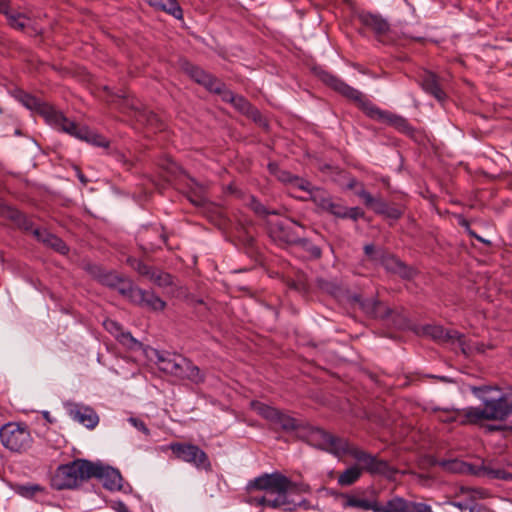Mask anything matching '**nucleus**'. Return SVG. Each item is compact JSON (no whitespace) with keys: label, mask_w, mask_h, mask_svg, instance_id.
<instances>
[{"label":"nucleus","mask_w":512,"mask_h":512,"mask_svg":"<svg viewBox=\"0 0 512 512\" xmlns=\"http://www.w3.org/2000/svg\"><path fill=\"white\" fill-rule=\"evenodd\" d=\"M247 490L264 491L263 496H249L246 502L252 506H263L271 509H281L284 512H293L297 507L309 509L310 504L302 499L296 502L291 498L293 494L308 493L307 484H297L279 472L265 473L249 481Z\"/></svg>","instance_id":"f257e3e1"},{"label":"nucleus","mask_w":512,"mask_h":512,"mask_svg":"<svg viewBox=\"0 0 512 512\" xmlns=\"http://www.w3.org/2000/svg\"><path fill=\"white\" fill-rule=\"evenodd\" d=\"M318 75L320 80L324 84H326L327 86H329L330 88H332L345 98L355 102L358 105V107L368 117L385 122L404 134L413 133L414 129L409 124L407 119L400 115L391 113L389 111L381 110L372 101H370L363 93L351 87L342 79L338 78L337 76L327 71H321L319 72Z\"/></svg>","instance_id":"f03ea898"},{"label":"nucleus","mask_w":512,"mask_h":512,"mask_svg":"<svg viewBox=\"0 0 512 512\" xmlns=\"http://www.w3.org/2000/svg\"><path fill=\"white\" fill-rule=\"evenodd\" d=\"M471 392L481 405L467 407L462 423L480 425L484 421H506L512 415V399L497 387L473 386Z\"/></svg>","instance_id":"7ed1b4c3"},{"label":"nucleus","mask_w":512,"mask_h":512,"mask_svg":"<svg viewBox=\"0 0 512 512\" xmlns=\"http://www.w3.org/2000/svg\"><path fill=\"white\" fill-rule=\"evenodd\" d=\"M156 364L166 374L194 384L205 381V374L193 362L182 355L167 351L156 352Z\"/></svg>","instance_id":"20e7f679"},{"label":"nucleus","mask_w":512,"mask_h":512,"mask_svg":"<svg viewBox=\"0 0 512 512\" xmlns=\"http://www.w3.org/2000/svg\"><path fill=\"white\" fill-rule=\"evenodd\" d=\"M90 472L91 461L76 459L57 468L52 478V486L56 490L77 488L84 481L91 479Z\"/></svg>","instance_id":"39448f33"},{"label":"nucleus","mask_w":512,"mask_h":512,"mask_svg":"<svg viewBox=\"0 0 512 512\" xmlns=\"http://www.w3.org/2000/svg\"><path fill=\"white\" fill-rule=\"evenodd\" d=\"M0 441L9 451L23 453L31 447L33 439L26 424L9 422L0 428Z\"/></svg>","instance_id":"423d86ee"},{"label":"nucleus","mask_w":512,"mask_h":512,"mask_svg":"<svg viewBox=\"0 0 512 512\" xmlns=\"http://www.w3.org/2000/svg\"><path fill=\"white\" fill-rule=\"evenodd\" d=\"M347 455H350L358 463L361 464L362 472L365 471L371 475H379L387 478L388 480H395V476L399 471L392 467L387 461L379 459L377 456L372 455L357 446L350 445L347 450Z\"/></svg>","instance_id":"0eeeda50"},{"label":"nucleus","mask_w":512,"mask_h":512,"mask_svg":"<svg viewBox=\"0 0 512 512\" xmlns=\"http://www.w3.org/2000/svg\"><path fill=\"white\" fill-rule=\"evenodd\" d=\"M307 440L312 446L332 453L337 457L347 455L350 446L346 439L334 436L318 427L309 430Z\"/></svg>","instance_id":"6e6552de"},{"label":"nucleus","mask_w":512,"mask_h":512,"mask_svg":"<svg viewBox=\"0 0 512 512\" xmlns=\"http://www.w3.org/2000/svg\"><path fill=\"white\" fill-rule=\"evenodd\" d=\"M179 460L193 465L198 470L212 471V464L207 453L199 446L191 443L174 442L169 446Z\"/></svg>","instance_id":"1a4fd4ad"},{"label":"nucleus","mask_w":512,"mask_h":512,"mask_svg":"<svg viewBox=\"0 0 512 512\" xmlns=\"http://www.w3.org/2000/svg\"><path fill=\"white\" fill-rule=\"evenodd\" d=\"M251 408L272 425L285 431H293L298 427L297 420L283 411L260 401H252Z\"/></svg>","instance_id":"9d476101"},{"label":"nucleus","mask_w":512,"mask_h":512,"mask_svg":"<svg viewBox=\"0 0 512 512\" xmlns=\"http://www.w3.org/2000/svg\"><path fill=\"white\" fill-rule=\"evenodd\" d=\"M122 295L132 303L151 311L159 312L166 308V302L153 291L144 290L134 285L132 288H127V290L122 289Z\"/></svg>","instance_id":"9b49d317"},{"label":"nucleus","mask_w":512,"mask_h":512,"mask_svg":"<svg viewBox=\"0 0 512 512\" xmlns=\"http://www.w3.org/2000/svg\"><path fill=\"white\" fill-rule=\"evenodd\" d=\"M91 478L99 479L104 488L110 491H118L122 489L123 478L119 470L106 466L100 462H91Z\"/></svg>","instance_id":"f8f14e48"},{"label":"nucleus","mask_w":512,"mask_h":512,"mask_svg":"<svg viewBox=\"0 0 512 512\" xmlns=\"http://www.w3.org/2000/svg\"><path fill=\"white\" fill-rule=\"evenodd\" d=\"M381 512H433L432 507L424 502H416L400 496H394L382 505Z\"/></svg>","instance_id":"ddd939ff"},{"label":"nucleus","mask_w":512,"mask_h":512,"mask_svg":"<svg viewBox=\"0 0 512 512\" xmlns=\"http://www.w3.org/2000/svg\"><path fill=\"white\" fill-rule=\"evenodd\" d=\"M296 226H299L297 222L279 220L269 225V235L276 242L294 244L298 238Z\"/></svg>","instance_id":"4468645a"},{"label":"nucleus","mask_w":512,"mask_h":512,"mask_svg":"<svg viewBox=\"0 0 512 512\" xmlns=\"http://www.w3.org/2000/svg\"><path fill=\"white\" fill-rule=\"evenodd\" d=\"M358 196L364 201L366 206L370 207L377 214L384 215L394 220L399 219L402 215L400 209L389 206L384 200L373 197L366 190L359 191Z\"/></svg>","instance_id":"2eb2a0df"},{"label":"nucleus","mask_w":512,"mask_h":512,"mask_svg":"<svg viewBox=\"0 0 512 512\" xmlns=\"http://www.w3.org/2000/svg\"><path fill=\"white\" fill-rule=\"evenodd\" d=\"M47 117V122H49L51 125H54L61 131L80 139V136L82 134V125L76 124L74 121L69 120L64 116V114L53 108V110H50Z\"/></svg>","instance_id":"dca6fc26"},{"label":"nucleus","mask_w":512,"mask_h":512,"mask_svg":"<svg viewBox=\"0 0 512 512\" xmlns=\"http://www.w3.org/2000/svg\"><path fill=\"white\" fill-rule=\"evenodd\" d=\"M377 265L383 266L387 271L398 274L404 279L412 278L415 272L411 267L407 266L399 258L385 250Z\"/></svg>","instance_id":"f3484780"},{"label":"nucleus","mask_w":512,"mask_h":512,"mask_svg":"<svg viewBox=\"0 0 512 512\" xmlns=\"http://www.w3.org/2000/svg\"><path fill=\"white\" fill-rule=\"evenodd\" d=\"M69 416L88 429H94L99 423L97 413L88 406L74 404L68 410Z\"/></svg>","instance_id":"a211bd4d"},{"label":"nucleus","mask_w":512,"mask_h":512,"mask_svg":"<svg viewBox=\"0 0 512 512\" xmlns=\"http://www.w3.org/2000/svg\"><path fill=\"white\" fill-rule=\"evenodd\" d=\"M268 169L271 174H273L279 181H281L284 184H288L291 186V189L293 190H302V189H308L309 187V181L301 178L299 176L293 175L287 170H282L278 167L276 163H269Z\"/></svg>","instance_id":"6ab92c4d"},{"label":"nucleus","mask_w":512,"mask_h":512,"mask_svg":"<svg viewBox=\"0 0 512 512\" xmlns=\"http://www.w3.org/2000/svg\"><path fill=\"white\" fill-rule=\"evenodd\" d=\"M420 84L423 90L433 96L437 101L443 102L447 95L442 89L438 76L432 72L425 71L420 78Z\"/></svg>","instance_id":"aec40b11"},{"label":"nucleus","mask_w":512,"mask_h":512,"mask_svg":"<svg viewBox=\"0 0 512 512\" xmlns=\"http://www.w3.org/2000/svg\"><path fill=\"white\" fill-rule=\"evenodd\" d=\"M343 499L345 500L343 503L344 508L352 507L359 508L365 511H373V512H381L383 511L382 505L376 499L370 500L365 498H359L352 494H343Z\"/></svg>","instance_id":"412c9836"},{"label":"nucleus","mask_w":512,"mask_h":512,"mask_svg":"<svg viewBox=\"0 0 512 512\" xmlns=\"http://www.w3.org/2000/svg\"><path fill=\"white\" fill-rule=\"evenodd\" d=\"M33 233L39 241L43 242L56 252L63 255L69 252V248L65 242L58 236L48 232L46 229H35Z\"/></svg>","instance_id":"4be33fe9"},{"label":"nucleus","mask_w":512,"mask_h":512,"mask_svg":"<svg viewBox=\"0 0 512 512\" xmlns=\"http://www.w3.org/2000/svg\"><path fill=\"white\" fill-rule=\"evenodd\" d=\"M301 191H304L308 194V197L303 198V200L313 201L315 205L320 207L322 210L329 208L333 202L332 197L326 190L313 186L311 182H309L308 189H302Z\"/></svg>","instance_id":"5701e85b"},{"label":"nucleus","mask_w":512,"mask_h":512,"mask_svg":"<svg viewBox=\"0 0 512 512\" xmlns=\"http://www.w3.org/2000/svg\"><path fill=\"white\" fill-rule=\"evenodd\" d=\"M362 310L373 318H387L391 315V309L375 299H366L361 302Z\"/></svg>","instance_id":"b1692460"},{"label":"nucleus","mask_w":512,"mask_h":512,"mask_svg":"<svg viewBox=\"0 0 512 512\" xmlns=\"http://www.w3.org/2000/svg\"><path fill=\"white\" fill-rule=\"evenodd\" d=\"M361 22L372 29L378 36L385 35L389 31L388 22L379 15L365 13L360 16Z\"/></svg>","instance_id":"393cba45"},{"label":"nucleus","mask_w":512,"mask_h":512,"mask_svg":"<svg viewBox=\"0 0 512 512\" xmlns=\"http://www.w3.org/2000/svg\"><path fill=\"white\" fill-rule=\"evenodd\" d=\"M423 332L425 335L439 341L460 339L462 336L455 330H445L439 325H426L423 327Z\"/></svg>","instance_id":"a878e982"},{"label":"nucleus","mask_w":512,"mask_h":512,"mask_svg":"<svg viewBox=\"0 0 512 512\" xmlns=\"http://www.w3.org/2000/svg\"><path fill=\"white\" fill-rule=\"evenodd\" d=\"M149 5L157 10L166 12L176 19L183 18V10L177 0H147Z\"/></svg>","instance_id":"bb28decb"},{"label":"nucleus","mask_w":512,"mask_h":512,"mask_svg":"<svg viewBox=\"0 0 512 512\" xmlns=\"http://www.w3.org/2000/svg\"><path fill=\"white\" fill-rule=\"evenodd\" d=\"M20 101L26 108L38 112L45 119H47L48 114H50V110H53L54 108L46 103L41 102L38 98L28 93H22L20 95Z\"/></svg>","instance_id":"cd10ccee"},{"label":"nucleus","mask_w":512,"mask_h":512,"mask_svg":"<svg viewBox=\"0 0 512 512\" xmlns=\"http://www.w3.org/2000/svg\"><path fill=\"white\" fill-rule=\"evenodd\" d=\"M187 74L198 84L203 85L206 89L210 90L214 82L217 80L211 74L205 72L198 66L188 65L185 68Z\"/></svg>","instance_id":"c85d7f7f"},{"label":"nucleus","mask_w":512,"mask_h":512,"mask_svg":"<svg viewBox=\"0 0 512 512\" xmlns=\"http://www.w3.org/2000/svg\"><path fill=\"white\" fill-rule=\"evenodd\" d=\"M99 281L111 288L116 289L122 295V289L132 288L133 283L130 280L123 279L113 272L99 275Z\"/></svg>","instance_id":"c756f323"},{"label":"nucleus","mask_w":512,"mask_h":512,"mask_svg":"<svg viewBox=\"0 0 512 512\" xmlns=\"http://www.w3.org/2000/svg\"><path fill=\"white\" fill-rule=\"evenodd\" d=\"M467 407L463 409H435V411H440L441 413L438 416V419L444 423H457L462 426L472 425L471 423H462L463 416L466 413Z\"/></svg>","instance_id":"7c9ffc66"},{"label":"nucleus","mask_w":512,"mask_h":512,"mask_svg":"<svg viewBox=\"0 0 512 512\" xmlns=\"http://www.w3.org/2000/svg\"><path fill=\"white\" fill-rule=\"evenodd\" d=\"M362 475V469L358 465H353L339 474L337 482L340 486H350L357 482Z\"/></svg>","instance_id":"2f4dec72"},{"label":"nucleus","mask_w":512,"mask_h":512,"mask_svg":"<svg viewBox=\"0 0 512 512\" xmlns=\"http://www.w3.org/2000/svg\"><path fill=\"white\" fill-rule=\"evenodd\" d=\"M80 140L86 141L87 143L97 147H109V141L104 136L90 130L87 126H83Z\"/></svg>","instance_id":"473e14b6"},{"label":"nucleus","mask_w":512,"mask_h":512,"mask_svg":"<svg viewBox=\"0 0 512 512\" xmlns=\"http://www.w3.org/2000/svg\"><path fill=\"white\" fill-rule=\"evenodd\" d=\"M239 112L256 119L260 115L257 108H255L246 98L236 94L233 102L231 103Z\"/></svg>","instance_id":"72a5a7b5"},{"label":"nucleus","mask_w":512,"mask_h":512,"mask_svg":"<svg viewBox=\"0 0 512 512\" xmlns=\"http://www.w3.org/2000/svg\"><path fill=\"white\" fill-rule=\"evenodd\" d=\"M188 199L196 206H203L207 201L206 187L202 184L194 183V187L190 188Z\"/></svg>","instance_id":"f704fd0d"},{"label":"nucleus","mask_w":512,"mask_h":512,"mask_svg":"<svg viewBox=\"0 0 512 512\" xmlns=\"http://www.w3.org/2000/svg\"><path fill=\"white\" fill-rule=\"evenodd\" d=\"M294 245L299 247L300 249L304 250L309 254V256L313 259H319L322 255V250L317 245L313 244L310 240L306 238H300L298 236L297 240L295 241Z\"/></svg>","instance_id":"c9c22d12"},{"label":"nucleus","mask_w":512,"mask_h":512,"mask_svg":"<svg viewBox=\"0 0 512 512\" xmlns=\"http://www.w3.org/2000/svg\"><path fill=\"white\" fill-rule=\"evenodd\" d=\"M149 280L161 288L173 285V276L159 269L153 270Z\"/></svg>","instance_id":"e433bc0d"},{"label":"nucleus","mask_w":512,"mask_h":512,"mask_svg":"<svg viewBox=\"0 0 512 512\" xmlns=\"http://www.w3.org/2000/svg\"><path fill=\"white\" fill-rule=\"evenodd\" d=\"M44 488L39 484H17L14 486V491L16 494L25 497V498H33L36 493L42 492Z\"/></svg>","instance_id":"4c0bfd02"},{"label":"nucleus","mask_w":512,"mask_h":512,"mask_svg":"<svg viewBox=\"0 0 512 512\" xmlns=\"http://www.w3.org/2000/svg\"><path fill=\"white\" fill-rule=\"evenodd\" d=\"M0 211L1 213L5 214L8 218L13 220L15 223H17L19 226H22L24 229L30 228V222L27 220L25 215L20 211L10 207H3Z\"/></svg>","instance_id":"58836bf2"},{"label":"nucleus","mask_w":512,"mask_h":512,"mask_svg":"<svg viewBox=\"0 0 512 512\" xmlns=\"http://www.w3.org/2000/svg\"><path fill=\"white\" fill-rule=\"evenodd\" d=\"M210 92H214L216 94H219L223 101L232 103L234 100V97L236 96L235 93H233L231 90L227 89L225 84L217 79L212 87L209 90Z\"/></svg>","instance_id":"ea45409f"},{"label":"nucleus","mask_w":512,"mask_h":512,"mask_svg":"<svg viewBox=\"0 0 512 512\" xmlns=\"http://www.w3.org/2000/svg\"><path fill=\"white\" fill-rule=\"evenodd\" d=\"M116 339L120 344L130 350H137L141 348V343L135 339L130 332L122 331Z\"/></svg>","instance_id":"a19ab883"},{"label":"nucleus","mask_w":512,"mask_h":512,"mask_svg":"<svg viewBox=\"0 0 512 512\" xmlns=\"http://www.w3.org/2000/svg\"><path fill=\"white\" fill-rule=\"evenodd\" d=\"M131 264V266L142 276H145L147 277L148 279L150 278L153 270L155 268H152L150 266H148L147 264H145L144 262L140 261V260H137V259H129L128 260Z\"/></svg>","instance_id":"79ce46f5"},{"label":"nucleus","mask_w":512,"mask_h":512,"mask_svg":"<svg viewBox=\"0 0 512 512\" xmlns=\"http://www.w3.org/2000/svg\"><path fill=\"white\" fill-rule=\"evenodd\" d=\"M250 207L251 209L259 216H266L270 214H278L275 210H269L266 208L259 200L252 197L250 201Z\"/></svg>","instance_id":"37998d69"},{"label":"nucleus","mask_w":512,"mask_h":512,"mask_svg":"<svg viewBox=\"0 0 512 512\" xmlns=\"http://www.w3.org/2000/svg\"><path fill=\"white\" fill-rule=\"evenodd\" d=\"M384 252V249L379 248L376 249L374 245L367 244L364 246V253L366 256L369 257V259L374 263L377 264L379 259L381 258L382 254Z\"/></svg>","instance_id":"c03bdc74"},{"label":"nucleus","mask_w":512,"mask_h":512,"mask_svg":"<svg viewBox=\"0 0 512 512\" xmlns=\"http://www.w3.org/2000/svg\"><path fill=\"white\" fill-rule=\"evenodd\" d=\"M346 210H347V207H345L344 205H342L339 202L333 201L331 203V205L329 206V208H327L325 211L331 213L332 215H334L338 218L345 219L346 218Z\"/></svg>","instance_id":"a18cd8bd"},{"label":"nucleus","mask_w":512,"mask_h":512,"mask_svg":"<svg viewBox=\"0 0 512 512\" xmlns=\"http://www.w3.org/2000/svg\"><path fill=\"white\" fill-rule=\"evenodd\" d=\"M103 326L115 338H117L118 335H120V333L123 331L121 325L118 322L111 320V319L105 320L103 322Z\"/></svg>","instance_id":"49530a36"},{"label":"nucleus","mask_w":512,"mask_h":512,"mask_svg":"<svg viewBox=\"0 0 512 512\" xmlns=\"http://www.w3.org/2000/svg\"><path fill=\"white\" fill-rule=\"evenodd\" d=\"M503 469H491V468H488V467H485V466H482L479 471L477 472V474H480V472H482L484 475L488 476L489 478H492V479H501L503 476Z\"/></svg>","instance_id":"de8ad7c7"},{"label":"nucleus","mask_w":512,"mask_h":512,"mask_svg":"<svg viewBox=\"0 0 512 512\" xmlns=\"http://www.w3.org/2000/svg\"><path fill=\"white\" fill-rule=\"evenodd\" d=\"M23 17L21 15H9L8 21L11 27L22 30L25 27V23L22 21Z\"/></svg>","instance_id":"09e8293b"},{"label":"nucleus","mask_w":512,"mask_h":512,"mask_svg":"<svg viewBox=\"0 0 512 512\" xmlns=\"http://www.w3.org/2000/svg\"><path fill=\"white\" fill-rule=\"evenodd\" d=\"M461 493L468 494L471 498H484L486 495V492L482 489H473V488H464L462 487L460 489Z\"/></svg>","instance_id":"8fccbe9b"},{"label":"nucleus","mask_w":512,"mask_h":512,"mask_svg":"<svg viewBox=\"0 0 512 512\" xmlns=\"http://www.w3.org/2000/svg\"><path fill=\"white\" fill-rule=\"evenodd\" d=\"M129 422L136 428L138 429L139 431H141L142 433H144L145 435H149L150 434V431L149 429L147 428L146 424L138 419V418H135V417H130L129 418Z\"/></svg>","instance_id":"3c124183"},{"label":"nucleus","mask_w":512,"mask_h":512,"mask_svg":"<svg viewBox=\"0 0 512 512\" xmlns=\"http://www.w3.org/2000/svg\"><path fill=\"white\" fill-rule=\"evenodd\" d=\"M363 216L364 212L358 207L347 208L346 210V218L357 220L359 218H362Z\"/></svg>","instance_id":"603ef678"},{"label":"nucleus","mask_w":512,"mask_h":512,"mask_svg":"<svg viewBox=\"0 0 512 512\" xmlns=\"http://www.w3.org/2000/svg\"><path fill=\"white\" fill-rule=\"evenodd\" d=\"M440 465L442 467H444L445 469H447V470L458 471V470H460V468L463 465V463L454 460V461H443V462L440 463Z\"/></svg>","instance_id":"864d4df0"},{"label":"nucleus","mask_w":512,"mask_h":512,"mask_svg":"<svg viewBox=\"0 0 512 512\" xmlns=\"http://www.w3.org/2000/svg\"><path fill=\"white\" fill-rule=\"evenodd\" d=\"M487 430L489 432L508 430L512 432V425H488Z\"/></svg>","instance_id":"5fc2aeb1"},{"label":"nucleus","mask_w":512,"mask_h":512,"mask_svg":"<svg viewBox=\"0 0 512 512\" xmlns=\"http://www.w3.org/2000/svg\"><path fill=\"white\" fill-rule=\"evenodd\" d=\"M449 504H450V505H452V506H454V507H456V508H458V509H459V510H461V511H465V510H467V509H469V510H470V507H469L468 503H466V502H462V501H451V502H449Z\"/></svg>","instance_id":"6e6d98bb"},{"label":"nucleus","mask_w":512,"mask_h":512,"mask_svg":"<svg viewBox=\"0 0 512 512\" xmlns=\"http://www.w3.org/2000/svg\"><path fill=\"white\" fill-rule=\"evenodd\" d=\"M0 13L9 16V2L7 0H0Z\"/></svg>","instance_id":"4d7b16f0"},{"label":"nucleus","mask_w":512,"mask_h":512,"mask_svg":"<svg viewBox=\"0 0 512 512\" xmlns=\"http://www.w3.org/2000/svg\"><path fill=\"white\" fill-rule=\"evenodd\" d=\"M470 512H487V510L480 505H473L470 507Z\"/></svg>","instance_id":"13d9d810"},{"label":"nucleus","mask_w":512,"mask_h":512,"mask_svg":"<svg viewBox=\"0 0 512 512\" xmlns=\"http://www.w3.org/2000/svg\"><path fill=\"white\" fill-rule=\"evenodd\" d=\"M468 232L471 236L475 237L477 240L481 241V242H484V243H487L489 244L490 242L489 241H486L484 239H482L480 236H478L475 232H473L472 230L468 229Z\"/></svg>","instance_id":"bf43d9fd"},{"label":"nucleus","mask_w":512,"mask_h":512,"mask_svg":"<svg viewBox=\"0 0 512 512\" xmlns=\"http://www.w3.org/2000/svg\"><path fill=\"white\" fill-rule=\"evenodd\" d=\"M503 476L501 479L502 480H512V473H509V472H506L505 470L503 471Z\"/></svg>","instance_id":"052dcab7"},{"label":"nucleus","mask_w":512,"mask_h":512,"mask_svg":"<svg viewBox=\"0 0 512 512\" xmlns=\"http://www.w3.org/2000/svg\"><path fill=\"white\" fill-rule=\"evenodd\" d=\"M154 120H156V115L150 112L149 115L147 116V122L150 123Z\"/></svg>","instance_id":"680f3d73"},{"label":"nucleus","mask_w":512,"mask_h":512,"mask_svg":"<svg viewBox=\"0 0 512 512\" xmlns=\"http://www.w3.org/2000/svg\"><path fill=\"white\" fill-rule=\"evenodd\" d=\"M120 512H130L125 505L121 506Z\"/></svg>","instance_id":"e2e57ef3"},{"label":"nucleus","mask_w":512,"mask_h":512,"mask_svg":"<svg viewBox=\"0 0 512 512\" xmlns=\"http://www.w3.org/2000/svg\"><path fill=\"white\" fill-rule=\"evenodd\" d=\"M79 179H80V181H81V182H83V183H86V182H87V180L85 179V177H84L82 174H80V175H79Z\"/></svg>","instance_id":"0e129e2a"},{"label":"nucleus","mask_w":512,"mask_h":512,"mask_svg":"<svg viewBox=\"0 0 512 512\" xmlns=\"http://www.w3.org/2000/svg\"><path fill=\"white\" fill-rule=\"evenodd\" d=\"M144 117H146V114L141 112V113H139L138 120L141 121V118H144Z\"/></svg>","instance_id":"69168bd1"},{"label":"nucleus","mask_w":512,"mask_h":512,"mask_svg":"<svg viewBox=\"0 0 512 512\" xmlns=\"http://www.w3.org/2000/svg\"><path fill=\"white\" fill-rule=\"evenodd\" d=\"M460 224L468 228V222L466 220H462Z\"/></svg>","instance_id":"338daca9"},{"label":"nucleus","mask_w":512,"mask_h":512,"mask_svg":"<svg viewBox=\"0 0 512 512\" xmlns=\"http://www.w3.org/2000/svg\"><path fill=\"white\" fill-rule=\"evenodd\" d=\"M48 414H49L48 412H45V417H46V419H49Z\"/></svg>","instance_id":"774afa93"}]
</instances>
